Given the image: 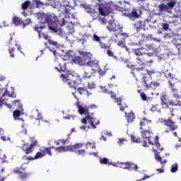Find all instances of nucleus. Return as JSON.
<instances>
[{"label": "nucleus", "mask_w": 181, "mask_h": 181, "mask_svg": "<svg viewBox=\"0 0 181 181\" xmlns=\"http://www.w3.org/2000/svg\"><path fill=\"white\" fill-rule=\"evenodd\" d=\"M36 7L37 8H45V3L40 1H36Z\"/></svg>", "instance_id": "nucleus-52"}, {"label": "nucleus", "mask_w": 181, "mask_h": 181, "mask_svg": "<svg viewBox=\"0 0 181 181\" xmlns=\"http://www.w3.org/2000/svg\"><path fill=\"white\" fill-rule=\"evenodd\" d=\"M5 159H6V156L5 155L0 153V163H4L5 162Z\"/></svg>", "instance_id": "nucleus-59"}, {"label": "nucleus", "mask_w": 181, "mask_h": 181, "mask_svg": "<svg viewBox=\"0 0 181 181\" xmlns=\"http://www.w3.org/2000/svg\"><path fill=\"white\" fill-rule=\"evenodd\" d=\"M77 91L81 95H86V97L91 95V93L88 92V90H87V88L79 87L78 88Z\"/></svg>", "instance_id": "nucleus-22"}, {"label": "nucleus", "mask_w": 181, "mask_h": 181, "mask_svg": "<svg viewBox=\"0 0 181 181\" xmlns=\"http://www.w3.org/2000/svg\"><path fill=\"white\" fill-rule=\"evenodd\" d=\"M126 119L128 122H133L134 119H135V115L132 112H130L126 116Z\"/></svg>", "instance_id": "nucleus-32"}, {"label": "nucleus", "mask_w": 181, "mask_h": 181, "mask_svg": "<svg viewBox=\"0 0 181 181\" xmlns=\"http://www.w3.org/2000/svg\"><path fill=\"white\" fill-rule=\"evenodd\" d=\"M29 5H30V1L27 0L22 4L21 8H22V9H23V11H26V9H28V8H29Z\"/></svg>", "instance_id": "nucleus-37"}, {"label": "nucleus", "mask_w": 181, "mask_h": 181, "mask_svg": "<svg viewBox=\"0 0 181 181\" xmlns=\"http://www.w3.org/2000/svg\"><path fill=\"white\" fill-rule=\"evenodd\" d=\"M146 39H149L150 40H154L155 42H160V40H158L156 38H153L152 35H147Z\"/></svg>", "instance_id": "nucleus-60"}, {"label": "nucleus", "mask_w": 181, "mask_h": 181, "mask_svg": "<svg viewBox=\"0 0 181 181\" xmlns=\"http://www.w3.org/2000/svg\"><path fill=\"white\" fill-rule=\"evenodd\" d=\"M75 152L76 153V155L78 156H84L86 155V150L81 149V150H76Z\"/></svg>", "instance_id": "nucleus-43"}, {"label": "nucleus", "mask_w": 181, "mask_h": 181, "mask_svg": "<svg viewBox=\"0 0 181 181\" xmlns=\"http://www.w3.org/2000/svg\"><path fill=\"white\" fill-rule=\"evenodd\" d=\"M136 32H141L142 29H145V22L144 21H138L134 24Z\"/></svg>", "instance_id": "nucleus-25"}, {"label": "nucleus", "mask_w": 181, "mask_h": 181, "mask_svg": "<svg viewBox=\"0 0 181 181\" xmlns=\"http://www.w3.org/2000/svg\"><path fill=\"white\" fill-rule=\"evenodd\" d=\"M160 100L161 101L160 105L163 110L169 108V105L171 107H177L180 105V100H170L168 102V95L165 92L161 94Z\"/></svg>", "instance_id": "nucleus-3"}, {"label": "nucleus", "mask_w": 181, "mask_h": 181, "mask_svg": "<svg viewBox=\"0 0 181 181\" xmlns=\"http://www.w3.org/2000/svg\"><path fill=\"white\" fill-rule=\"evenodd\" d=\"M165 76L166 78H168L169 80H172L173 81H177V79L173 76V74L170 72H166L165 74Z\"/></svg>", "instance_id": "nucleus-35"}, {"label": "nucleus", "mask_w": 181, "mask_h": 181, "mask_svg": "<svg viewBox=\"0 0 181 181\" xmlns=\"http://www.w3.org/2000/svg\"><path fill=\"white\" fill-rule=\"evenodd\" d=\"M115 102L117 103L119 107H120L119 108L120 111H125V108H128V106L127 105V104H124V105H122V100L121 98H115Z\"/></svg>", "instance_id": "nucleus-24"}, {"label": "nucleus", "mask_w": 181, "mask_h": 181, "mask_svg": "<svg viewBox=\"0 0 181 181\" xmlns=\"http://www.w3.org/2000/svg\"><path fill=\"white\" fill-rule=\"evenodd\" d=\"M139 46H143L140 48H136L134 49V54L137 56V57H139V56H141V54H144L145 52H141V50H152L155 49V47L153 46V44H148L146 41L140 40L139 42Z\"/></svg>", "instance_id": "nucleus-7"}, {"label": "nucleus", "mask_w": 181, "mask_h": 181, "mask_svg": "<svg viewBox=\"0 0 181 181\" xmlns=\"http://www.w3.org/2000/svg\"><path fill=\"white\" fill-rule=\"evenodd\" d=\"M107 29L110 33H113L115 37H118V35H121V32H122V27H121V25L112 23H109V25L107 26Z\"/></svg>", "instance_id": "nucleus-10"}, {"label": "nucleus", "mask_w": 181, "mask_h": 181, "mask_svg": "<svg viewBox=\"0 0 181 181\" xmlns=\"http://www.w3.org/2000/svg\"><path fill=\"white\" fill-rule=\"evenodd\" d=\"M107 54L109 56V57H114V52L111 50V49L107 50Z\"/></svg>", "instance_id": "nucleus-63"}, {"label": "nucleus", "mask_w": 181, "mask_h": 181, "mask_svg": "<svg viewBox=\"0 0 181 181\" xmlns=\"http://www.w3.org/2000/svg\"><path fill=\"white\" fill-rule=\"evenodd\" d=\"M83 145H84L82 143H77L75 145H69V146H59V147H54V149L56 151V152H76L77 149H80V148H83Z\"/></svg>", "instance_id": "nucleus-6"}, {"label": "nucleus", "mask_w": 181, "mask_h": 181, "mask_svg": "<svg viewBox=\"0 0 181 181\" xmlns=\"http://www.w3.org/2000/svg\"><path fill=\"white\" fill-rule=\"evenodd\" d=\"M37 18L38 21H40V23H42V25H37L34 27V30L35 32H37L39 36H40V33H42V30L46 28V25H45V23H47L48 21V14H46L45 13H37Z\"/></svg>", "instance_id": "nucleus-4"}, {"label": "nucleus", "mask_w": 181, "mask_h": 181, "mask_svg": "<svg viewBox=\"0 0 181 181\" xmlns=\"http://www.w3.org/2000/svg\"><path fill=\"white\" fill-rule=\"evenodd\" d=\"M162 26H163V29L164 30H169V24L166 23H164L162 24Z\"/></svg>", "instance_id": "nucleus-64"}, {"label": "nucleus", "mask_w": 181, "mask_h": 181, "mask_svg": "<svg viewBox=\"0 0 181 181\" xmlns=\"http://www.w3.org/2000/svg\"><path fill=\"white\" fill-rule=\"evenodd\" d=\"M148 86H151V88L153 87V88H156V87H159L160 84L158 82L151 81Z\"/></svg>", "instance_id": "nucleus-48"}, {"label": "nucleus", "mask_w": 181, "mask_h": 181, "mask_svg": "<svg viewBox=\"0 0 181 181\" xmlns=\"http://www.w3.org/2000/svg\"><path fill=\"white\" fill-rule=\"evenodd\" d=\"M87 122L90 124V128H92L93 129H95V125H98L100 122L98 120L95 122V118L91 117V116H90L89 115H88L87 116H86V117L81 119L82 124H87Z\"/></svg>", "instance_id": "nucleus-13"}, {"label": "nucleus", "mask_w": 181, "mask_h": 181, "mask_svg": "<svg viewBox=\"0 0 181 181\" xmlns=\"http://www.w3.org/2000/svg\"><path fill=\"white\" fill-rule=\"evenodd\" d=\"M151 124H152V121L147 119L146 117H144L140 121V129H144V128L151 129Z\"/></svg>", "instance_id": "nucleus-16"}, {"label": "nucleus", "mask_w": 181, "mask_h": 181, "mask_svg": "<svg viewBox=\"0 0 181 181\" xmlns=\"http://www.w3.org/2000/svg\"><path fill=\"white\" fill-rule=\"evenodd\" d=\"M100 47H101V49H111V45H105V44H104V43H103V42H100Z\"/></svg>", "instance_id": "nucleus-51"}, {"label": "nucleus", "mask_w": 181, "mask_h": 181, "mask_svg": "<svg viewBox=\"0 0 181 181\" xmlns=\"http://www.w3.org/2000/svg\"><path fill=\"white\" fill-rule=\"evenodd\" d=\"M106 73L107 71H105V69H101L98 68V74H100V76H104V74H105Z\"/></svg>", "instance_id": "nucleus-62"}, {"label": "nucleus", "mask_w": 181, "mask_h": 181, "mask_svg": "<svg viewBox=\"0 0 181 181\" xmlns=\"http://www.w3.org/2000/svg\"><path fill=\"white\" fill-rule=\"evenodd\" d=\"M13 115L14 118H19L21 117V110H16L13 112Z\"/></svg>", "instance_id": "nucleus-54"}, {"label": "nucleus", "mask_w": 181, "mask_h": 181, "mask_svg": "<svg viewBox=\"0 0 181 181\" xmlns=\"http://www.w3.org/2000/svg\"><path fill=\"white\" fill-rule=\"evenodd\" d=\"M175 5H176V1L168 2L167 4L168 11H169V9H173V8L175 7Z\"/></svg>", "instance_id": "nucleus-46"}, {"label": "nucleus", "mask_w": 181, "mask_h": 181, "mask_svg": "<svg viewBox=\"0 0 181 181\" xmlns=\"http://www.w3.org/2000/svg\"><path fill=\"white\" fill-rule=\"evenodd\" d=\"M136 70L139 74H143V75L146 73L148 76H151L152 74H155L156 73V71H155V70L153 69L149 71V70L145 69V68L144 67L136 68Z\"/></svg>", "instance_id": "nucleus-18"}, {"label": "nucleus", "mask_w": 181, "mask_h": 181, "mask_svg": "<svg viewBox=\"0 0 181 181\" xmlns=\"http://www.w3.org/2000/svg\"><path fill=\"white\" fill-rule=\"evenodd\" d=\"M127 16L130 19H138V18H139L140 16L139 14H138V11H136V9L133 8L132 12L127 14Z\"/></svg>", "instance_id": "nucleus-26"}, {"label": "nucleus", "mask_w": 181, "mask_h": 181, "mask_svg": "<svg viewBox=\"0 0 181 181\" xmlns=\"http://www.w3.org/2000/svg\"><path fill=\"white\" fill-rule=\"evenodd\" d=\"M155 156H156V160H158V162L160 163H162L163 165V163H166V162H167L166 160H163L162 157H160V156H159V154L156 153Z\"/></svg>", "instance_id": "nucleus-40"}, {"label": "nucleus", "mask_w": 181, "mask_h": 181, "mask_svg": "<svg viewBox=\"0 0 181 181\" xmlns=\"http://www.w3.org/2000/svg\"><path fill=\"white\" fill-rule=\"evenodd\" d=\"M100 163H101V165H107L108 166H111V163L108 161V158H100Z\"/></svg>", "instance_id": "nucleus-36"}, {"label": "nucleus", "mask_w": 181, "mask_h": 181, "mask_svg": "<svg viewBox=\"0 0 181 181\" xmlns=\"http://www.w3.org/2000/svg\"><path fill=\"white\" fill-rule=\"evenodd\" d=\"M60 142H61V144L66 145V142H67V140L62 139H59L58 141H54V144L55 145H57V146H59V145H60Z\"/></svg>", "instance_id": "nucleus-41"}, {"label": "nucleus", "mask_w": 181, "mask_h": 181, "mask_svg": "<svg viewBox=\"0 0 181 181\" xmlns=\"http://www.w3.org/2000/svg\"><path fill=\"white\" fill-rule=\"evenodd\" d=\"M102 91L103 93H105L106 94L111 95L112 98H115V95L114 94V92H112V90H110L107 89V88L104 87V88H102Z\"/></svg>", "instance_id": "nucleus-33"}, {"label": "nucleus", "mask_w": 181, "mask_h": 181, "mask_svg": "<svg viewBox=\"0 0 181 181\" xmlns=\"http://www.w3.org/2000/svg\"><path fill=\"white\" fill-rule=\"evenodd\" d=\"M151 134H152V132L150 130H143L141 132V136L143 139H145L141 141L142 146H146V144H149V145H153V142L151 141Z\"/></svg>", "instance_id": "nucleus-12"}, {"label": "nucleus", "mask_w": 181, "mask_h": 181, "mask_svg": "<svg viewBox=\"0 0 181 181\" xmlns=\"http://www.w3.org/2000/svg\"><path fill=\"white\" fill-rule=\"evenodd\" d=\"M84 8L87 13H93V12H94V9H93L90 6H86Z\"/></svg>", "instance_id": "nucleus-53"}, {"label": "nucleus", "mask_w": 181, "mask_h": 181, "mask_svg": "<svg viewBox=\"0 0 181 181\" xmlns=\"http://www.w3.org/2000/svg\"><path fill=\"white\" fill-rule=\"evenodd\" d=\"M155 146H156L158 151H163V148L160 147V144L159 143V136H156L155 138Z\"/></svg>", "instance_id": "nucleus-34"}, {"label": "nucleus", "mask_w": 181, "mask_h": 181, "mask_svg": "<svg viewBox=\"0 0 181 181\" xmlns=\"http://www.w3.org/2000/svg\"><path fill=\"white\" fill-rule=\"evenodd\" d=\"M23 28H25V26H28V25H30L32 23V20L30 18H28L25 20V22L23 21Z\"/></svg>", "instance_id": "nucleus-55"}, {"label": "nucleus", "mask_w": 181, "mask_h": 181, "mask_svg": "<svg viewBox=\"0 0 181 181\" xmlns=\"http://www.w3.org/2000/svg\"><path fill=\"white\" fill-rule=\"evenodd\" d=\"M88 148H90L92 149H95V143L94 142H88L86 144V149H88Z\"/></svg>", "instance_id": "nucleus-42"}, {"label": "nucleus", "mask_w": 181, "mask_h": 181, "mask_svg": "<svg viewBox=\"0 0 181 181\" xmlns=\"http://www.w3.org/2000/svg\"><path fill=\"white\" fill-rule=\"evenodd\" d=\"M56 70H58L59 73H62V71L64 72L66 71V63L64 62H59L58 64V67L55 66Z\"/></svg>", "instance_id": "nucleus-27"}, {"label": "nucleus", "mask_w": 181, "mask_h": 181, "mask_svg": "<svg viewBox=\"0 0 181 181\" xmlns=\"http://www.w3.org/2000/svg\"><path fill=\"white\" fill-rule=\"evenodd\" d=\"M88 66L92 68V70H97L99 69L98 61L97 60H90L87 62Z\"/></svg>", "instance_id": "nucleus-23"}, {"label": "nucleus", "mask_w": 181, "mask_h": 181, "mask_svg": "<svg viewBox=\"0 0 181 181\" xmlns=\"http://www.w3.org/2000/svg\"><path fill=\"white\" fill-rule=\"evenodd\" d=\"M131 139H132V142H135L136 144H140V142H141L140 138H138L133 135L131 136Z\"/></svg>", "instance_id": "nucleus-45"}, {"label": "nucleus", "mask_w": 181, "mask_h": 181, "mask_svg": "<svg viewBox=\"0 0 181 181\" xmlns=\"http://www.w3.org/2000/svg\"><path fill=\"white\" fill-rule=\"evenodd\" d=\"M60 78L64 83H66L71 88H74V90L77 88L76 87L78 86V83H80L81 81L78 74L70 71H67L66 74H62Z\"/></svg>", "instance_id": "nucleus-1"}, {"label": "nucleus", "mask_w": 181, "mask_h": 181, "mask_svg": "<svg viewBox=\"0 0 181 181\" xmlns=\"http://www.w3.org/2000/svg\"><path fill=\"white\" fill-rule=\"evenodd\" d=\"M88 88H89V90H93V88H95V83H88Z\"/></svg>", "instance_id": "nucleus-61"}, {"label": "nucleus", "mask_w": 181, "mask_h": 181, "mask_svg": "<svg viewBox=\"0 0 181 181\" xmlns=\"http://www.w3.org/2000/svg\"><path fill=\"white\" fill-rule=\"evenodd\" d=\"M78 112L81 114V115H83L85 114V115H90V112L88 111V106H81L78 105Z\"/></svg>", "instance_id": "nucleus-21"}, {"label": "nucleus", "mask_w": 181, "mask_h": 181, "mask_svg": "<svg viewBox=\"0 0 181 181\" xmlns=\"http://www.w3.org/2000/svg\"><path fill=\"white\" fill-rule=\"evenodd\" d=\"M13 23L16 26H23L24 25L23 21H22L19 17H13Z\"/></svg>", "instance_id": "nucleus-28"}, {"label": "nucleus", "mask_w": 181, "mask_h": 181, "mask_svg": "<svg viewBox=\"0 0 181 181\" xmlns=\"http://www.w3.org/2000/svg\"><path fill=\"white\" fill-rule=\"evenodd\" d=\"M158 9H159V12H165V11H166L167 12L169 11L168 8V5L161 3L159 6H158Z\"/></svg>", "instance_id": "nucleus-31"}, {"label": "nucleus", "mask_w": 181, "mask_h": 181, "mask_svg": "<svg viewBox=\"0 0 181 181\" xmlns=\"http://www.w3.org/2000/svg\"><path fill=\"white\" fill-rule=\"evenodd\" d=\"M8 53L10 54V57H15V48L13 47H8Z\"/></svg>", "instance_id": "nucleus-44"}, {"label": "nucleus", "mask_w": 181, "mask_h": 181, "mask_svg": "<svg viewBox=\"0 0 181 181\" xmlns=\"http://www.w3.org/2000/svg\"><path fill=\"white\" fill-rule=\"evenodd\" d=\"M59 25V26H64L66 25V20L64 18H62L61 19L57 18V25Z\"/></svg>", "instance_id": "nucleus-39"}, {"label": "nucleus", "mask_w": 181, "mask_h": 181, "mask_svg": "<svg viewBox=\"0 0 181 181\" xmlns=\"http://www.w3.org/2000/svg\"><path fill=\"white\" fill-rule=\"evenodd\" d=\"M148 55L147 53L144 52L143 54L136 57L137 63L139 66H144V64H147L149 63L148 60Z\"/></svg>", "instance_id": "nucleus-14"}, {"label": "nucleus", "mask_w": 181, "mask_h": 181, "mask_svg": "<svg viewBox=\"0 0 181 181\" xmlns=\"http://www.w3.org/2000/svg\"><path fill=\"white\" fill-rule=\"evenodd\" d=\"M83 57H84L85 60H90V59H91V57H93V55L90 52H85L83 54Z\"/></svg>", "instance_id": "nucleus-49"}, {"label": "nucleus", "mask_w": 181, "mask_h": 181, "mask_svg": "<svg viewBox=\"0 0 181 181\" xmlns=\"http://www.w3.org/2000/svg\"><path fill=\"white\" fill-rule=\"evenodd\" d=\"M117 168H122V169H127V170H138V165L131 162H117Z\"/></svg>", "instance_id": "nucleus-11"}, {"label": "nucleus", "mask_w": 181, "mask_h": 181, "mask_svg": "<svg viewBox=\"0 0 181 181\" xmlns=\"http://www.w3.org/2000/svg\"><path fill=\"white\" fill-rule=\"evenodd\" d=\"M21 149L23 152H25V155L33 153V151H35V148H33L29 143L23 144L21 146Z\"/></svg>", "instance_id": "nucleus-17"}, {"label": "nucleus", "mask_w": 181, "mask_h": 181, "mask_svg": "<svg viewBox=\"0 0 181 181\" xmlns=\"http://www.w3.org/2000/svg\"><path fill=\"white\" fill-rule=\"evenodd\" d=\"M53 141L52 140H49L48 141V146L49 147H45L44 149H42V151H45V153L47 155H49V156H52L53 155V153H52V149H54V146H52V143Z\"/></svg>", "instance_id": "nucleus-20"}, {"label": "nucleus", "mask_w": 181, "mask_h": 181, "mask_svg": "<svg viewBox=\"0 0 181 181\" xmlns=\"http://www.w3.org/2000/svg\"><path fill=\"white\" fill-rule=\"evenodd\" d=\"M43 156H46V153L43 149H40V151L37 152L34 157H28L27 159L28 160H35V159H40Z\"/></svg>", "instance_id": "nucleus-19"}, {"label": "nucleus", "mask_w": 181, "mask_h": 181, "mask_svg": "<svg viewBox=\"0 0 181 181\" xmlns=\"http://www.w3.org/2000/svg\"><path fill=\"white\" fill-rule=\"evenodd\" d=\"M159 121L168 128V129L165 131L166 134H168L170 131L173 132L177 129V124H176V122L172 120V117H168V119L161 118Z\"/></svg>", "instance_id": "nucleus-8"}, {"label": "nucleus", "mask_w": 181, "mask_h": 181, "mask_svg": "<svg viewBox=\"0 0 181 181\" xmlns=\"http://www.w3.org/2000/svg\"><path fill=\"white\" fill-rule=\"evenodd\" d=\"M168 83L170 88L171 89L172 92L174 93L173 97H175V98H179V92L178 90L176 88V81H173V80H169Z\"/></svg>", "instance_id": "nucleus-15"}, {"label": "nucleus", "mask_w": 181, "mask_h": 181, "mask_svg": "<svg viewBox=\"0 0 181 181\" xmlns=\"http://www.w3.org/2000/svg\"><path fill=\"white\" fill-rule=\"evenodd\" d=\"M13 173L18 175V177L21 180H26L28 177L30 176L29 173H26V167H23V165L13 169Z\"/></svg>", "instance_id": "nucleus-9"}, {"label": "nucleus", "mask_w": 181, "mask_h": 181, "mask_svg": "<svg viewBox=\"0 0 181 181\" xmlns=\"http://www.w3.org/2000/svg\"><path fill=\"white\" fill-rule=\"evenodd\" d=\"M141 87H146V90H149L151 88V86L148 84V82L146 81V75L144 74L142 81H141Z\"/></svg>", "instance_id": "nucleus-29"}, {"label": "nucleus", "mask_w": 181, "mask_h": 181, "mask_svg": "<svg viewBox=\"0 0 181 181\" xmlns=\"http://www.w3.org/2000/svg\"><path fill=\"white\" fill-rule=\"evenodd\" d=\"M57 16L54 14H48V28L52 33H57L59 35L61 30L57 28Z\"/></svg>", "instance_id": "nucleus-5"}, {"label": "nucleus", "mask_w": 181, "mask_h": 181, "mask_svg": "<svg viewBox=\"0 0 181 181\" xmlns=\"http://www.w3.org/2000/svg\"><path fill=\"white\" fill-rule=\"evenodd\" d=\"M178 165L177 164L173 165L171 166V172L172 173H175V172H177Z\"/></svg>", "instance_id": "nucleus-57"}, {"label": "nucleus", "mask_w": 181, "mask_h": 181, "mask_svg": "<svg viewBox=\"0 0 181 181\" xmlns=\"http://www.w3.org/2000/svg\"><path fill=\"white\" fill-rule=\"evenodd\" d=\"M93 40H94V42H98L100 45L101 44V39H100V37H98V35H93Z\"/></svg>", "instance_id": "nucleus-56"}, {"label": "nucleus", "mask_w": 181, "mask_h": 181, "mask_svg": "<svg viewBox=\"0 0 181 181\" xmlns=\"http://www.w3.org/2000/svg\"><path fill=\"white\" fill-rule=\"evenodd\" d=\"M117 46H119V47H126L125 46V39H122L121 40H119L117 43Z\"/></svg>", "instance_id": "nucleus-50"}, {"label": "nucleus", "mask_w": 181, "mask_h": 181, "mask_svg": "<svg viewBox=\"0 0 181 181\" xmlns=\"http://www.w3.org/2000/svg\"><path fill=\"white\" fill-rule=\"evenodd\" d=\"M49 45H52V46H54L55 47H59V44H57V42L53 41L52 40H48Z\"/></svg>", "instance_id": "nucleus-58"}, {"label": "nucleus", "mask_w": 181, "mask_h": 181, "mask_svg": "<svg viewBox=\"0 0 181 181\" xmlns=\"http://www.w3.org/2000/svg\"><path fill=\"white\" fill-rule=\"evenodd\" d=\"M98 11L101 16H108V15L114 13L115 4L112 1H109L105 4H99Z\"/></svg>", "instance_id": "nucleus-2"}, {"label": "nucleus", "mask_w": 181, "mask_h": 181, "mask_svg": "<svg viewBox=\"0 0 181 181\" xmlns=\"http://www.w3.org/2000/svg\"><path fill=\"white\" fill-rule=\"evenodd\" d=\"M31 143H30V146L33 147V148H35V146H37V145H38L39 142L37 141V140H36V139H35V137H31Z\"/></svg>", "instance_id": "nucleus-38"}, {"label": "nucleus", "mask_w": 181, "mask_h": 181, "mask_svg": "<svg viewBox=\"0 0 181 181\" xmlns=\"http://www.w3.org/2000/svg\"><path fill=\"white\" fill-rule=\"evenodd\" d=\"M66 54L69 59H71V60H74V52L73 51H69L66 53Z\"/></svg>", "instance_id": "nucleus-47"}, {"label": "nucleus", "mask_w": 181, "mask_h": 181, "mask_svg": "<svg viewBox=\"0 0 181 181\" xmlns=\"http://www.w3.org/2000/svg\"><path fill=\"white\" fill-rule=\"evenodd\" d=\"M92 74L90 69H85L82 77L83 78H90Z\"/></svg>", "instance_id": "nucleus-30"}]
</instances>
